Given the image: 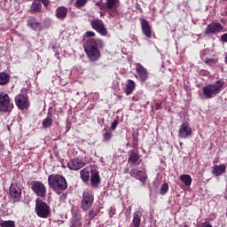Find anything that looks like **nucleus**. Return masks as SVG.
Segmentation results:
<instances>
[{"label":"nucleus","instance_id":"nucleus-1","mask_svg":"<svg viewBox=\"0 0 227 227\" xmlns=\"http://www.w3.org/2000/svg\"><path fill=\"white\" fill-rule=\"evenodd\" d=\"M105 45L106 44L102 39L90 38L87 40L83 48L89 61H91L92 63L98 61L102 56L100 50L98 49H104Z\"/></svg>","mask_w":227,"mask_h":227},{"label":"nucleus","instance_id":"nucleus-2","mask_svg":"<svg viewBox=\"0 0 227 227\" xmlns=\"http://www.w3.org/2000/svg\"><path fill=\"white\" fill-rule=\"evenodd\" d=\"M48 184L53 191H65L68 187L67 179L61 175L55 174L48 176Z\"/></svg>","mask_w":227,"mask_h":227},{"label":"nucleus","instance_id":"nucleus-3","mask_svg":"<svg viewBox=\"0 0 227 227\" xmlns=\"http://www.w3.org/2000/svg\"><path fill=\"white\" fill-rule=\"evenodd\" d=\"M224 88V81L218 80L215 83H211L203 87V94L206 98H214L215 95H219Z\"/></svg>","mask_w":227,"mask_h":227},{"label":"nucleus","instance_id":"nucleus-4","mask_svg":"<svg viewBox=\"0 0 227 227\" xmlns=\"http://www.w3.org/2000/svg\"><path fill=\"white\" fill-rule=\"evenodd\" d=\"M35 212L38 217L47 219L51 215V207L47 205L42 199L35 200Z\"/></svg>","mask_w":227,"mask_h":227},{"label":"nucleus","instance_id":"nucleus-5","mask_svg":"<svg viewBox=\"0 0 227 227\" xmlns=\"http://www.w3.org/2000/svg\"><path fill=\"white\" fill-rule=\"evenodd\" d=\"M13 109L12 98L6 92L0 93V113H10Z\"/></svg>","mask_w":227,"mask_h":227},{"label":"nucleus","instance_id":"nucleus-6","mask_svg":"<svg viewBox=\"0 0 227 227\" xmlns=\"http://www.w3.org/2000/svg\"><path fill=\"white\" fill-rule=\"evenodd\" d=\"M93 201H95V197L93 193L90 190H84L82 193V199L81 201L82 209L84 212H88L90 208H91V205H93Z\"/></svg>","mask_w":227,"mask_h":227},{"label":"nucleus","instance_id":"nucleus-7","mask_svg":"<svg viewBox=\"0 0 227 227\" xmlns=\"http://www.w3.org/2000/svg\"><path fill=\"white\" fill-rule=\"evenodd\" d=\"M9 194L12 203H19L22 200V188L19 184L12 183L9 188Z\"/></svg>","mask_w":227,"mask_h":227},{"label":"nucleus","instance_id":"nucleus-8","mask_svg":"<svg viewBox=\"0 0 227 227\" xmlns=\"http://www.w3.org/2000/svg\"><path fill=\"white\" fill-rule=\"evenodd\" d=\"M31 189L35 194V196H38L39 198H45L47 196V187L42 181H34L31 183Z\"/></svg>","mask_w":227,"mask_h":227},{"label":"nucleus","instance_id":"nucleus-9","mask_svg":"<svg viewBox=\"0 0 227 227\" xmlns=\"http://www.w3.org/2000/svg\"><path fill=\"white\" fill-rule=\"evenodd\" d=\"M191 136H192V128H191L189 122H183L178 129V137L187 139Z\"/></svg>","mask_w":227,"mask_h":227},{"label":"nucleus","instance_id":"nucleus-10","mask_svg":"<svg viewBox=\"0 0 227 227\" xmlns=\"http://www.w3.org/2000/svg\"><path fill=\"white\" fill-rule=\"evenodd\" d=\"M91 27L92 29H95L97 33H99L101 36H107L108 35L107 28L106 27V25H104L102 20H94L91 22Z\"/></svg>","mask_w":227,"mask_h":227},{"label":"nucleus","instance_id":"nucleus-11","mask_svg":"<svg viewBox=\"0 0 227 227\" xmlns=\"http://www.w3.org/2000/svg\"><path fill=\"white\" fill-rule=\"evenodd\" d=\"M15 104L17 107L21 111H24V109H27V107H29V99H27V96L25 94H18L15 97Z\"/></svg>","mask_w":227,"mask_h":227},{"label":"nucleus","instance_id":"nucleus-12","mask_svg":"<svg viewBox=\"0 0 227 227\" xmlns=\"http://www.w3.org/2000/svg\"><path fill=\"white\" fill-rule=\"evenodd\" d=\"M130 176H132V178H136L137 180H139L142 185H145L146 180L148 179V176L146 175V172L143 170H137V168H132L130 170Z\"/></svg>","mask_w":227,"mask_h":227},{"label":"nucleus","instance_id":"nucleus-13","mask_svg":"<svg viewBox=\"0 0 227 227\" xmlns=\"http://www.w3.org/2000/svg\"><path fill=\"white\" fill-rule=\"evenodd\" d=\"M223 29V25L219 22H211L205 29V35H217Z\"/></svg>","mask_w":227,"mask_h":227},{"label":"nucleus","instance_id":"nucleus-14","mask_svg":"<svg viewBox=\"0 0 227 227\" xmlns=\"http://www.w3.org/2000/svg\"><path fill=\"white\" fill-rule=\"evenodd\" d=\"M86 164L84 163V160L82 159L76 158L74 160H71L67 163V167L72 170V171H79V169H82Z\"/></svg>","mask_w":227,"mask_h":227},{"label":"nucleus","instance_id":"nucleus-15","mask_svg":"<svg viewBox=\"0 0 227 227\" xmlns=\"http://www.w3.org/2000/svg\"><path fill=\"white\" fill-rule=\"evenodd\" d=\"M136 70L140 82H145V81H148V71L145 67H143V65L140 63L137 64Z\"/></svg>","mask_w":227,"mask_h":227},{"label":"nucleus","instance_id":"nucleus-16","mask_svg":"<svg viewBox=\"0 0 227 227\" xmlns=\"http://www.w3.org/2000/svg\"><path fill=\"white\" fill-rule=\"evenodd\" d=\"M141 28L143 35L146 36V38H152V26H150V22L145 19L140 20Z\"/></svg>","mask_w":227,"mask_h":227},{"label":"nucleus","instance_id":"nucleus-17","mask_svg":"<svg viewBox=\"0 0 227 227\" xmlns=\"http://www.w3.org/2000/svg\"><path fill=\"white\" fill-rule=\"evenodd\" d=\"M27 26L33 29V31H42V24L36 18L31 17L27 21Z\"/></svg>","mask_w":227,"mask_h":227},{"label":"nucleus","instance_id":"nucleus-18","mask_svg":"<svg viewBox=\"0 0 227 227\" xmlns=\"http://www.w3.org/2000/svg\"><path fill=\"white\" fill-rule=\"evenodd\" d=\"M200 58L202 61L206 63V65H209L210 67L216 65L219 61V59L217 57H214V58L208 57V51L202 52Z\"/></svg>","mask_w":227,"mask_h":227},{"label":"nucleus","instance_id":"nucleus-19","mask_svg":"<svg viewBox=\"0 0 227 227\" xmlns=\"http://www.w3.org/2000/svg\"><path fill=\"white\" fill-rule=\"evenodd\" d=\"M67 15H68V8L66 6H59L55 11V17L59 19V20H65Z\"/></svg>","mask_w":227,"mask_h":227},{"label":"nucleus","instance_id":"nucleus-20","mask_svg":"<svg viewBox=\"0 0 227 227\" xmlns=\"http://www.w3.org/2000/svg\"><path fill=\"white\" fill-rule=\"evenodd\" d=\"M141 217H143V212L137 210L133 213L132 225L133 227L141 226Z\"/></svg>","mask_w":227,"mask_h":227},{"label":"nucleus","instance_id":"nucleus-21","mask_svg":"<svg viewBox=\"0 0 227 227\" xmlns=\"http://www.w3.org/2000/svg\"><path fill=\"white\" fill-rule=\"evenodd\" d=\"M139 153H136L135 151H130L129 152V155L128 158V162L129 164H130L131 166H134V164H137V162H139Z\"/></svg>","mask_w":227,"mask_h":227},{"label":"nucleus","instance_id":"nucleus-22","mask_svg":"<svg viewBox=\"0 0 227 227\" xmlns=\"http://www.w3.org/2000/svg\"><path fill=\"white\" fill-rule=\"evenodd\" d=\"M223 173H226V165L225 164L216 165L212 169V174L215 176H221V175H223Z\"/></svg>","mask_w":227,"mask_h":227},{"label":"nucleus","instance_id":"nucleus-23","mask_svg":"<svg viewBox=\"0 0 227 227\" xmlns=\"http://www.w3.org/2000/svg\"><path fill=\"white\" fill-rule=\"evenodd\" d=\"M90 184L92 187H97L100 184V175L97 170H91Z\"/></svg>","mask_w":227,"mask_h":227},{"label":"nucleus","instance_id":"nucleus-24","mask_svg":"<svg viewBox=\"0 0 227 227\" xmlns=\"http://www.w3.org/2000/svg\"><path fill=\"white\" fill-rule=\"evenodd\" d=\"M82 215L81 213H76L73 215L72 224L70 227H82L81 223Z\"/></svg>","mask_w":227,"mask_h":227},{"label":"nucleus","instance_id":"nucleus-25","mask_svg":"<svg viewBox=\"0 0 227 227\" xmlns=\"http://www.w3.org/2000/svg\"><path fill=\"white\" fill-rule=\"evenodd\" d=\"M135 90H136V82L132 80H128V83L125 90L126 95H130L132 91H134Z\"/></svg>","mask_w":227,"mask_h":227},{"label":"nucleus","instance_id":"nucleus-26","mask_svg":"<svg viewBox=\"0 0 227 227\" xmlns=\"http://www.w3.org/2000/svg\"><path fill=\"white\" fill-rule=\"evenodd\" d=\"M10 82V74L2 72L0 73V86H4Z\"/></svg>","mask_w":227,"mask_h":227},{"label":"nucleus","instance_id":"nucleus-27","mask_svg":"<svg viewBox=\"0 0 227 227\" xmlns=\"http://www.w3.org/2000/svg\"><path fill=\"white\" fill-rule=\"evenodd\" d=\"M42 12V4L34 2L30 6V13H40Z\"/></svg>","mask_w":227,"mask_h":227},{"label":"nucleus","instance_id":"nucleus-28","mask_svg":"<svg viewBox=\"0 0 227 227\" xmlns=\"http://www.w3.org/2000/svg\"><path fill=\"white\" fill-rule=\"evenodd\" d=\"M120 6V0H106V8L113 10V8H118Z\"/></svg>","mask_w":227,"mask_h":227},{"label":"nucleus","instance_id":"nucleus-29","mask_svg":"<svg viewBox=\"0 0 227 227\" xmlns=\"http://www.w3.org/2000/svg\"><path fill=\"white\" fill-rule=\"evenodd\" d=\"M52 123H54V120H52L51 117H46L42 121V127L43 129H51V127H52Z\"/></svg>","mask_w":227,"mask_h":227},{"label":"nucleus","instance_id":"nucleus-30","mask_svg":"<svg viewBox=\"0 0 227 227\" xmlns=\"http://www.w3.org/2000/svg\"><path fill=\"white\" fill-rule=\"evenodd\" d=\"M180 180L187 187H189V185H191L192 184V178L189 175H181L180 176Z\"/></svg>","mask_w":227,"mask_h":227},{"label":"nucleus","instance_id":"nucleus-31","mask_svg":"<svg viewBox=\"0 0 227 227\" xmlns=\"http://www.w3.org/2000/svg\"><path fill=\"white\" fill-rule=\"evenodd\" d=\"M80 176L83 182H88V180H90V170L86 168L82 169L80 172Z\"/></svg>","mask_w":227,"mask_h":227},{"label":"nucleus","instance_id":"nucleus-32","mask_svg":"<svg viewBox=\"0 0 227 227\" xmlns=\"http://www.w3.org/2000/svg\"><path fill=\"white\" fill-rule=\"evenodd\" d=\"M1 227H15V222L12 220L0 221Z\"/></svg>","mask_w":227,"mask_h":227},{"label":"nucleus","instance_id":"nucleus-33","mask_svg":"<svg viewBox=\"0 0 227 227\" xmlns=\"http://www.w3.org/2000/svg\"><path fill=\"white\" fill-rule=\"evenodd\" d=\"M168 191H169V184H168V183H165L161 185V187L160 189V194L161 196H164V194H166V192H168Z\"/></svg>","mask_w":227,"mask_h":227},{"label":"nucleus","instance_id":"nucleus-34","mask_svg":"<svg viewBox=\"0 0 227 227\" xmlns=\"http://www.w3.org/2000/svg\"><path fill=\"white\" fill-rule=\"evenodd\" d=\"M105 133L103 134V139L106 143H107V141H111V137H113V133H111V131H107L106 130V129H104Z\"/></svg>","mask_w":227,"mask_h":227},{"label":"nucleus","instance_id":"nucleus-35","mask_svg":"<svg viewBox=\"0 0 227 227\" xmlns=\"http://www.w3.org/2000/svg\"><path fill=\"white\" fill-rule=\"evenodd\" d=\"M88 3V0H76L74 5L76 8H82Z\"/></svg>","mask_w":227,"mask_h":227},{"label":"nucleus","instance_id":"nucleus-36","mask_svg":"<svg viewBox=\"0 0 227 227\" xmlns=\"http://www.w3.org/2000/svg\"><path fill=\"white\" fill-rule=\"evenodd\" d=\"M96 215H97V212H95V210L90 209L89 211V217H90V219H95Z\"/></svg>","mask_w":227,"mask_h":227},{"label":"nucleus","instance_id":"nucleus-37","mask_svg":"<svg viewBox=\"0 0 227 227\" xmlns=\"http://www.w3.org/2000/svg\"><path fill=\"white\" fill-rule=\"evenodd\" d=\"M118 123H119L118 120H114L112 122V124H111L112 130H116V127H118Z\"/></svg>","mask_w":227,"mask_h":227},{"label":"nucleus","instance_id":"nucleus-38","mask_svg":"<svg viewBox=\"0 0 227 227\" xmlns=\"http://www.w3.org/2000/svg\"><path fill=\"white\" fill-rule=\"evenodd\" d=\"M39 1L43 4L45 8H47V6L51 4V0H39Z\"/></svg>","mask_w":227,"mask_h":227},{"label":"nucleus","instance_id":"nucleus-39","mask_svg":"<svg viewBox=\"0 0 227 227\" xmlns=\"http://www.w3.org/2000/svg\"><path fill=\"white\" fill-rule=\"evenodd\" d=\"M85 36L87 38L93 37V36H95V32H93V31H87L86 34H85Z\"/></svg>","mask_w":227,"mask_h":227},{"label":"nucleus","instance_id":"nucleus-40","mask_svg":"<svg viewBox=\"0 0 227 227\" xmlns=\"http://www.w3.org/2000/svg\"><path fill=\"white\" fill-rule=\"evenodd\" d=\"M159 109H162V104L160 103H156L155 104V110L159 111Z\"/></svg>","mask_w":227,"mask_h":227},{"label":"nucleus","instance_id":"nucleus-41","mask_svg":"<svg viewBox=\"0 0 227 227\" xmlns=\"http://www.w3.org/2000/svg\"><path fill=\"white\" fill-rule=\"evenodd\" d=\"M221 40H222V42H227V34H223V35L221 36Z\"/></svg>","mask_w":227,"mask_h":227},{"label":"nucleus","instance_id":"nucleus-42","mask_svg":"<svg viewBox=\"0 0 227 227\" xmlns=\"http://www.w3.org/2000/svg\"><path fill=\"white\" fill-rule=\"evenodd\" d=\"M98 8L100 9V10H104V4H100L99 6H98Z\"/></svg>","mask_w":227,"mask_h":227},{"label":"nucleus","instance_id":"nucleus-43","mask_svg":"<svg viewBox=\"0 0 227 227\" xmlns=\"http://www.w3.org/2000/svg\"><path fill=\"white\" fill-rule=\"evenodd\" d=\"M124 173H129V168H125Z\"/></svg>","mask_w":227,"mask_h":227},{"label":"nucleus","instance_id":"nucleus-44","mask_svg":"<svg viewBox=\"0 0 227 227\" xmlns=\"http://www.w3.org/2000/svg\"><path fill=\"white\" fill-rule=\"evenodd\" d=\"M100 3L99 2H98V3H96V6H100Z\"/></svg>","mask_w":227,"mask_h":227},{"label":"nucleus","instance_id":"nucleus-45","mask_svg":"<svg viewBox=\"0 0 227 227\" xmlns=\"http://www.w3.org/2000/svg\"><path fill=\"white\" fill-rule=\"evenodd\" d=\"M224 1H227V0H224Z\"/></svg>","mask_w":227,"mask_h":227}]
</instances>
